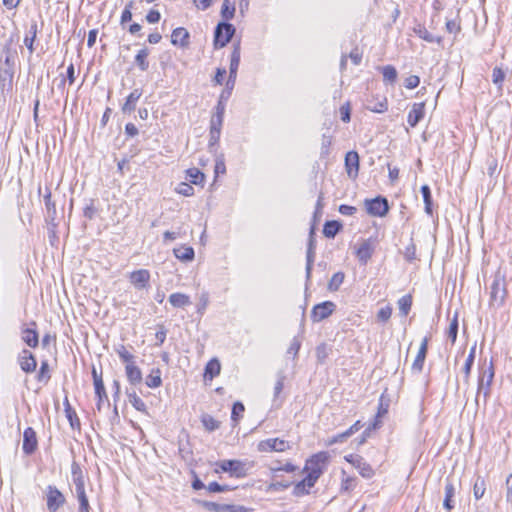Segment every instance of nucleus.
Listing matches in <instances>:
<instances>
[{
    "instance_id": "f257e3e1",
    "label": "nucleus",
    "mask_w": 512,
    "mask_h": 512,
    "mask_svg": "<svg viewBox=\"0 0 512 512\" xmlns=\"http://www.w3.org/2000/svg\"><path fill=\"white\" fill-rule=\"evenodd\" d=\"M72 482L75 486V495L79 502L78 512H90L91 507L85 491V480L80 466L74 462L71 466Z\"/></svg>"
},
{
    "instance_id": "f03ea898",
    "label": "nucleus",
    "mask_w": 512,
    "mask_h": 512,
    "mask_svg": "<svg viewBox=\"0 0 512 512\" xmlns=\"http://www.w3.org/2000/svg\"><path fill=\"white\" fill-rule=\"evenodd\" d=\"M235 27L228 22H220L214 31L215 48H223L226 46L235 34Z\"/></svg>"
},
{
    "instance_id": "7ed1b4c3",
    "label": "nucleus",
    "mask_w": 512,
    "mask_h": 512,
    "mask_svg": "<svg viewBox=\"0 0 512 512\" xmlns=\"http://www.w3.org/2000/svg\"><path fill=\"white\" fill-rule=\"evenodd\" d=\"M507 295L505 280L496 276L490 287V304L494 307H501Z\"/></svg>"
},
{
    "instance_id": "20e7f679",
    "label": "nucleus",
    "mask_w": 512,
    "mask_h": 512,
    "mask_svg": "<svg viewBox=\"0 0 512 512\" xmlns=\"http://www.w3.org/2000/svg\"><path fill=\"white\" fill-rule=\"evenodd\" d=\"M328 458L329 456L326 452H319L313 455L307 460L304 471H306L307 474H314L315 477L319 478L324 472V466Z\"/></svg>"
},
{
    "instance_id": "39448f33",
    "label": "nucleus",
    "mask_w": 512,
    "mask_h": 512,
    "mask_svg": "<svg viewBox=\"0 0 512 512\" xmlns=\"http://www.w3.org/2000/svg\"><path fill=\"white\" fill-rule=\"evenodd\" d=\"M216 465L223 472L230 473L231 476L242 478L247 475L246 464L240 460H221Z\"/></svg>"
},
{
    "instance_id": "423d86ee",
    "label": "nucleus",
    "mask_w": 512,
    "mask_h": 512,
    "mask_svg": "<svg viewBox=\"0 0 512 512\" xmlns=\"http://www.w3.org/2000/svg\"><path fill=\"white\" fill-rule=\"evenodd\" d=\"M66 502L63 493L56 487L49 485L46 490V504L49 512H57Z\"/></svg>"
},
{
    "instance_id": "0eeeda50",
    "label": "nucleus",
    "mask_w": 512,
    "mask_h": 512,
    "mask_svg": "<svg viewBox=\"0 0 512 512\" xmlns=\"http://www.w3.org/2000/svg\"><path fill=\"white\" fill-rule=\"evenodd\" d=\"M365 206L368 214L372 216L383 217L389 211L387 199L381 196H378L371 200H365Z\"/></svg>"
},
{
    "instance_id": "6e6552de",
    "label": "nucleus",
    "mask_w": 512,
    "mask_h": 512,
    "mask_svg": "<svg viewBox=\"0 0 512 512\" xmlns=\"http://www.w3.org/2000/svg\"><path fill=\"white\" fill-rule=\"evenodd\" d=\"M344 459L350 463L354 468H356L360 475L366 479H370L374 475V470L369 463H367L364 458L357 454H350L344 457Z\"/></svg>"
},
{
    "instance_id": "1a4fd4ad",
    "label": "nucleus",
    "mask_w": 512,
    "mask_h": 512,
    "mask_svg": "<svg viewBox=\"0 0 512 512\" xmlns=\"http://www.w3.org/2000/svg\"><path fill=\"white\" fill-rule=\"evenodd\" d=\"M494 378V370L492 365L488 368V370L483 371V373L479 377L478 381V389L476 396V403L479 401V397L483 394L484 399L486 400L490 395V386L492 384Z\"/></svg>"
},
{
    "instance_id": "9d476101",
    "label": "nucleus",
    "mask_w": 512,
    "mask_h": 512,
    "mask_svg": "<svg viewBox=\"0 0 512 512\" xmlns=\"http://www.w3.org/2000/svg\"><path fill=\"white\" fill-rule=\"evenodd\" d=\"M258 451L260 452H283L290 449V445L287 441L279 438H269L262 440L258 443Z\"/></svg>"
},
{
    "instance_id": "9b49d317",
    "label": "nucleus",
    "mask_w": 512,
    "mask_h": 512,
    "mask_svg": "<svg viewBox=\"0 0 512 512\" xmlns=\"http://www.w3.org/2000/svg\"><path fill=\"white\" fill-rule=\"evenodd\" d=\"M335 304L331 301H325L313 307L311 318L314 322H319L329 317L335 310Z\"/></svg>"
},
{
    "instance_id": "f8f14e48",
    "label": "nucleus",
    "mask_w": 512,
    "mask_h": 512,
    "mask_svg": "<svg viewBox=\"0 0 512 512\" xmlns=\"http://www.w3.org/2000/svg\"><path fill=\"white\" fill-rule=\"evenodd\" d=\"M150 277L147 269H139L129 274V281L137 290H142L149 286Z\"/></svg>"
},
{
    "instance_id": "ddd939ff",
    "label": "nucleus",
    "mask_w": 512,
    "mask_h": 512,
    "mask_svg": "<svg viewBox=\"0 0 512 512\" xmlns=\"http://www.w3.org/2000/svg\"><path fill=\"white\" fill-rule=\"evenodd\" d=\"M345 169L351 179H356L359 173V154L356 151H349L345 155Z\"/></svg>"
},
{
    "instance_id": "4468645a",
    "label": "nucleus",
    "mask_w": 512,
    "mask_h": 512,
    "mask_svg": "<svg viewBox=\"0 0 512 512\" xmlns=\"http://www.w3.org/2000/svg\"><path fill=\"white\" fill-rule=\"evenodd\" d=\"M36 448H37L36 433L31 427H28L24 430V433H23L22 449L25 454L30 455L36 450Z\"/></svg>"
},
{
    "instance_id": "2eb2a0df",
    "label": "nucleus",
    "mask_w": 512,
    "mask_h": 512,
    "mask_svg": "<svg viewBox=\"0 0 512 512\" xmlns=\"http://www.w3.org/2000/svg\"><path fill=\"white\" fill-rule=\"evenodd\" d=\"M19 365L26 373L35 371L37 362L34 355L27 349H24L19 356Z\"/></svg>"
},
{
    "instance_id": "dca6fc26",
    "label": "nucleus",
    "mask_w": 512,
    "mask_h": 512,
    "mask_svg": "<svg viewBox=\"0 0 512 512\" xmlns=\"http://www.w3.org/2000/svg\"><path fill=\"white\" fill-rule=\"evenodd\" d=\"M363 427L360 420H357L349 429L346 431L337 434L328 440V445H333L336 443H343L345 442L349 437H351L353 434L358 432Z\"/></svg>"
},
{
    "instance_id": "f3484780",
    "label": "nucleus",
    "mask_w": 512,
    "mask_h": 512,
    "mask_svg": "<svg viewBox=\"0 0 512 512\" xmlns=\"http://www.w3.org/2000/svg\"><path fill=\"white\" fill-rule=\"evenodd\" d=\"M190 34L187 29L178 27L173 30L171 34V43L173 45H179L182 48H186L189 45Z\"/></svg>"
},
{
    "instance_id": "a211bd4d",
    "label": "nucleus",
    "mask_w": 512,
    "mask_h": 512,
    "mask_svg": "<svg viewBox=\"0 0 512 512\" xmlns=\"http://www.w3.org/2000/svg\"><path fill=\"white\" fill-rule=\"evenodd\" d=\"M428 350V338L425 337L419 347L417 356L412 364V370L416 373H420L423 369L424 361Z\"/></svg>"
},
{
    "instance_id": "6ab92c4d",
    "label": "nucleus",
    "mask_w": 512,
    "mask_h": 512,
    "mask_svg": "<svg viewBox=\"0 0 512 512\" xmlns=\"http://www.w3.org/2000/svg\"><path fill=\"white\" fill-rule=\"evenodd\" d=\"M424 108L425 104L422 103H415L412 106V109L408 113L407 122L411 127H415L424 117Z\"/></svg>"
},
{
    "instance_id": "aec40b11",
    "label": "nucleus",
    "mask_w": 512,
    "mask_h": 512,
    "mask_svg": "<svg viewBox=\"0 0 512 512\" xmlns=\"http://www.w3.org/2000/svg\"><path fill=\"white\" fill-rule=\"evenodd\" d=\"M313 230L310 232L308 248L306 253V277L307 279L311 276L312 266L315 258V239L313 237Z\"/></svg>"
},
{
    "instance_id": "412c9836",
    "label": "nucleus",
    "mask_w": 512,
    "mask_h": 512,
    "mask_svg": "<svg viewBox=\"0 0 512 512\" xmlns=\"http://www.w3.org/2000/svg\"><path fill=\"white\" fill-rule=\"evenodd\" d=\"M456 494V487L450 478L446 479L445 483V497L443 506L446 510L450 511L454 508L453 497Z\"/></svg>"
},
{
    "instance_id": "4be33fe9",
    "label": "nucleus",
    "mask_w": 512,
    "mask_h": 512,
    "mask_svg": "<svg viewBox=\"0 0 512 512\" xmlns=\"http://www.w3.org/2000/svg\"><path fill=\"white\" fill-rule=\"evenodd\" d=\"M126 376L131 385L142 383V372L135 363H129L125 367Z\"/></svg>"
},
{
    "instance_id": "5701e85b",
    "label": "nucleus",
    "mask_w": 512,
    "mask_h": 512,
    "mask_svg": "<svg viewBox=\"0 0 512 512\" xmlns=\"http://www.w3.org/2000/svg\"><path fill=\"white\" fill-rule=\"evenodd\" d=\"M142 91L140 89H134L126 98L125 103L122 105V112L124 114L131 113L136 108V103L140 99Z\"/></svg>"
},
{
    "instance_id": "b1692460",
    "label": "nucleus",
    "mask_w": 512,
    "mask_h": 512,
    "mask_svg": "<svg viewBox=\"0 0 512 512\" xmlns=\"http://www.w3.org/2000/svg\"><path fill=\"white\" fill-rule=\"evenodd\" d=\"M373 253V249L368 240L363 241L356 250V256L359 261L363 264H366L368 260L371 258Z\"/></svg>"
},
{
    "instance_id": "393cba45",
    "label": "nucleus",
    "mask_w": 512,
    "mask_h": 512,
    "mask_svg": "<svg viewBox=\"0 0 512 512\" xmlns=\"http://www.w3.org/2000/svg\"><path fill=\"white\" fill-rule=\"evenodd\" d=\"M175 257L181 261L189 262L194 259V249L190 246L182 245L173 249Z\"/></svg>"
},
{
    "instance_id": "a878e982",
    "label": "nucleus",
    "mask_w": 512,
    "mask_h": 512,
    "mask_svg": "<svg viewBox=\"0 0 512 512\" xmlns=\"http://www.w3.org/2000/svg\"><path fill=\"white\" fill-rule=\"evenodd\" d=\"M239 63H240V45L238 43V44L234 45V49L231 54L229 81L231 79L236 78Z\"/></svg>"
},
{
    "instance_id": "bb28decb",
    "label": "nucleus",
    "mask_w": 512,
    "mask_h": 512,
    "mask_svg": "<svg viewBox=\"0 0 512 512\" xmlns=\"http://www.w3.org/2000/svg\"><path fill=\"white\" fill-rule=\"evenodd\" d=\"M414 33L421 39L429 42V43H434V42H437V43H441L442 41V38L441 37H436L434 36L433 34H431L426 28L425 26L419 24L417 25L416 27H414Z\"/></svg>"
},
{
    "instance_id": "cd10ccee",
    "label": "nucleus",
    "mask_w": 512,
    "mask_h": 512,
    "mask_svg": "<svg viewBox=\"0 0 512 512\" xmlns=\"http://www.w3.org/2000/svg\"><path fill=\"white\" fill-rule=\"evenodd\" d=\"M169 302L173 307L181 308L191 304L190 297L183 293H173L169 296Z\"/></svg>"
},
{
    "instance_id": "c85d7f7f",
    "label": "nucleus",
    "mask_w": 512,
    "mask_h": 512,
    "mask_svg": "<svg viewBox=\"0 0 512 512\" xmlns=\"http://www.w3.org/2000/svg\"><path fill=\"white\" fill-rule=\"evenodd\" d=\"M220 370H221V365H220V362L218 361V359H216V358L211 359L206 364V367H205V372H204L205 379L208 378V379L212 380L214 377L219 375Z\"/></svg>"
},
{
    "instance_id": "c756f323",
    "label": "nucleus",
    "mask_w": 512,
    "mask_h": 512,
    "mask_svg": "<svg viewBox=\"0 0 512 512\" xmlns=\"http://www.w3.org/2000/svg\"><path fill=\"white\" fill-rule=\"evenodd\" d=\"M23 341L31 348H35L38 346L39 338L38 333L35 329L26 328L22 332Z\"/></svg>"
},
{
    "instance_id": "7c9ffc66",
    "label": "nucleus",
    "mask_w": 512,
    "mask_h": 512,
    "mask_svg": "<svg viewBox=\"0 0 512 512\" xmlns=\"http://www.w3.org/2000/svg\"><path fill=\"white\" fill-rule=\"evenodd\" d=\"M64 406H65V414H66V417H67L71 427L73 429L74 428H79L80 427V420H79L76 412L72 409V407H71L67 397L64 400Z\"/></svg>"
},
{
    "instance_id": "2f4dec72",
    "label": "nucleus",
    "mask_w": 512,
    "mask_h": 512,
    "mask_svg": "<svg viewBox=\"0 0 512 512\" xmlns=\"http://www.w3.org/2000/svg\"><path fill=\"white\" fill-rule=\"evenodd\" d=\"M146 385L149 388H158L162 385L161 370L159 368L151 370L150 374L146 377Z\"/></svg>"
},
{
    "instance_id": "473e14b6",
    "label": "nucleus",
    "mask_w": 512,
    "mask_h": 512,
    "mask_svg": "<svg viewBox=\"0 0 512 512\" xmlns=\"http://www.w3.org/2000/svg\"><path fill=\"white\" fill-rule=\"evenodd\" d=\"M127 396L130 404L140 412H146V404L144 401L137 395L135 390H127Z\"/></svg>"
},
{
    "instance_id": "72a5a7b5",
    "label": "nucleus",
    "mask_w": 512,
    "mask_h": 512,
    "mask_svg": "<svg viewBox=\"0 0 512 512\" xmlns=\"http://www.w3.org/2000/svg\"><path fill=\"white\" fill-rule=\"evenodd\" d=\"M341 228H342V225L340 222L335 221V220L327 221L324 224L323 234L327 238H334L337 235V233L341 230Z\"/></svg>"
},
{
    "instance_id": "f704fd0d",
    "label": "nucleus",
    "mask_w": 512,
    "mask_h": 512,
    "mask_svg": "<svg viewBox=\"0 0 512 512\" xmlns=\"http://www.w3.org/2000/svg\"><path fill=\"white\" fill-rule=\"evenodd\" d=\"M148 55V48H143L135 56V63L141 71H146L149 68V62L147 61Z\"/></svg>"
},
{
    "instance_id": "c9c22d12",
    "label": "nucleus",
    "mask_w": 512,
    "mask_h": 512,
    "mask_svg": "<svg viewBox=\"0 0 512 512\" xmlns=\"http://www.w3.org/2000/svg\"><path fill=\"white\" fill-rule=\"evenodd\" d=\"M475 353H476V344H474L471 347L469 355L466 358V361H465V364H464V367H463V372L465 374V382L466 383H468V380H469V376H470L471 369H472V366H473V363H474V359H475Z\"/></svg>"
},
{
    "instance_id": "e433bc0d",
    "label": "nucleus",
    "mask_w": 512,
    "mask_h": 512,
    "mask_svg": "<svg viewBox=\"0 0 512 512\" xmlns=\"http://www.w3.org/2000/svg\"><path fill=\"white\" fill-rule=\"evenodd\" d=\"M486 491V482L485 479L481 476H478L473 485V496L476 500L481 499Z\"/></svg>"
},
{
    "instance_id": "4c0bfd02",
    "label": "nucleus",
    "mask_w": 512,
    "mask_h": 512,
    "mask_svg": "<svg viewBox=\"0 0 512 512\" xmlns=\"http://www.w3.org/2000/svg\"><path fill=\"white\" fill-rule=\"evenodd\" d=\"M46 194L44 195L45 206L48 217L53 221L56 217V204L51 199V191L47 188Z\"/></svg>"
},
{
    "instance_id": "58836bf2",
    "label": "nucleus",
    "mask_w": 512,
    "mask_h": 512,
    "mask_svg": "<svg viewBox=\"0 0 512 512\" xmlns=\"http://www.w3.org/2000/svg\"><path fill=\"white\" fill-rule=\"evenodd\" d=\"M201 422L205 429L209 432L215 431L220 427V422L209 414H203Z\"/></svg>"
},
{
    "instance_id": "ea45409f",
    "label": "nucleus",
    "mask_w": 512,
    "mask_h": 512,
    "mask_svg": "<svg viewBox=\"0 0 512 512\" xmlns=\"http://www.w3.org/2000/svg\"><path fill=\"white\" fill-rule=\"evenodd\" d=\"M421 193L425 204V212L428 215H432V195L430 187L428 185H423L421 187Z\"/></svg>"
},
{
    "instance_id": "a19ab883",
    "label": "nucleus",
    "mask_w": 512,
    "mask_h": 512,
    "mask_svg": "<svg viewBox=\"0 0 512 512\" xmlns=\"http://www.w3.org/2000/svg\"><path fill=\"white\" fill-rule=\"evenodd\" d=\"M187 176L189 181L195 185L203 184L205 180V175L197 168L188 169Z\"/></svg>"
},
{
    "instance_id": "79ce46f5",
    "label": "nucleus",
    "mask_w": 512,
    "mask_h": 512,
    "mask_svg": "<svg viewBox=\"0 0 512 512\" xmlns=\"http://www.w3.org/2000/svg\"><path fill=\"white\" fill-rule=\"evenodd\" d=\"M412 306V296L404 295L398 300V307L402 316H407Z\"/></svg>"
},
{
    "instance_id": "37998d69",
    "label": "nucleus",
    "mask_w": 512,
    "mask_h": 512,
    "mask_svg": "<svg viewBox=\"0 0 512 512\" xmlns=\"http://www.w3.org/2000/svg\"><path fill=\"white\" fill-rule=\"evenodd\" d=\"M36 377L39 382L43 383H47L50 380L51 375L49 372V363L47 360L41 361V366Z\"/></svg>"
},
{
    "instance_id": "c03bdc74",
    "label": "nucleus",
    "mask_w": 512,
    "mask_h": 512,
    "mask_svg": "<svg viewBox=\"0 0 512 512\" xmlns=\"http://www.w3.org/2000/svg\"><path fill=\"white\" fill-rule=\"evenodd\" d=\"M235 14V6L230 2V0H224L221 7V16L223 19L231 20Z\"/></svg>"
},
{
    "instance_id": "a18cd8bd",
    "label": "nucleus",
    "mask_w": 512,
    "mask_h": 512,
    "mask_svg": "<svg viewBox=\"0 0 512 512\" xmlns=\"http://www.w3.org/2000/svg\"><path fill=\"white\" fill-rule=\"evenodd\" d=\"M383 79L389 83H394L397 79V70L394 66L387 65L382 69Z\"/></svg>"
},
{
    "instance_id": "49530a36",
    "label": "nucleus",
    "mask_w": 512,
    "mask_h": 512,
    "mask_svg": "<svg viewBox=\"0 0 512 512\" xmlns=\"http://www.w3.org/2000/svg\"><path fill=\"white\" fill-rule=\"evenodd\" d=\"M344 277V273L342 272L335 273L328 283V289L330 291H337L340 285L343 283Z\"/></svg>"
},
{
    "instance_id": "de8ad7c7",
    "label": "nucleus",
    "mask_w": 512,
    "mask_h": 512,
    "mask_svg": "<svg viewBox=\"0 0 512 512\" xmlns=\"http://www.w3.org/2000/svg\"><path fill=\"white\" fill-rule=\"evenodd\" d=\"M342 483H341V490L344 492H348L352 490L355 487L356 479L350 476H346V472L342 470Z\"/></svg>"
},
{
    "instance_id": "09e8293b",
    "label": "nucleus",
    "mask_w": 512,
    "mask_h": 512,
    "mask_svg": "<svg viewBox=\"0 0 512 512\" xmlns=\"http://www.w3.org/2000/svg\"><path fill=\"white\" fill-rule=\"evenodd\" d=\"M505 79V73L500 67H495L492 72V81L498 85L499 90L502 89V83Z\"/></svg>"
},
{
    "instance_id": "8fccbe9b",
    "label": "nucleus",
    "mask_w": 512,
    "mask_h": 512,
    "mask_svg": "<svg viewBox=\"0 0 512 512\" xmlns=\"http://www.w3.org/2000/svg\"><path fill=\"white\" fill-rule=\"evenodd\" d=\"M457 333H458V319H457V315H455V317L450 322V325H449V328L447 331V337L451 340L452 343H454L456 341Z\"/></svg>"
},
{
    "instance_id": "3c124183",
    "label": "nucleus",
    "mask_w": 512,
    "mask_h": 512,
    "mask_svg": "<svg viewBox=\"0 0 512 512\" xmlns=\"http://www.w3.org/2000/svg\"><path fill=\"white\" fill-rule=\"evenodd\" d=\"M117 353L120 357V359L127 364L129 363H135L134 362V355H132L130 352L127 351V349L125 348V346L121 345L118 349H117Z\"/></svg>"
},
{
    "instance_id": "603ef678",
    "label": "nucleus",
    "mask_w": 512,
    "mask_h": 512,
    "mask_svg": "<svg viewBox=\"0 0 512 512\" xmlns=\"http://www.w3.org/2000/svg\"><path fill=\"white\" fill-rule=\"evenodd\" d=\"M31 33H32V35L30 37L29 36L25 37L24 44L29 49V51L32 53L34 51L33 43H34V40H35L36 34H37V24L36 23L31 25Z\"/></svg>"
},
{
    "instance_id": "864d4df0",
    "label": "nucleus",
    "mask_w": 512,
    "mask_h": 512,
    "mask_svg": "<svg viewBox=\"0 0 512 512\" xmlns=\"http://www.w3.org/2000/svg\"><path fill=\"white\" fill-rule=\"evenodd\" d=\"M202 505L208 511L224 512L226 504H219V503H216V502L204 501L202 503Z\"/></svg>"
},
{
    "instance_id": "5fc2aeb1",
    "label": "nucleus",
    "mask_w": 512,
    "mask_h": 512,
    "mask_svg": "<svg viewBox=\"0 0 512 512\" xmlns=\"http://www.w3.org/2000/svg\"><path fill=\"white\" fill-rule=\"evenodd\" d=\"M95 386V394L97 397L101 400L103 398L107 399V394L105 391L104 383L102 378L96 379V382H94Z\"/></svg>"
},
{
    "instance_id": "6e6d98bb",
    "label": "nucleus",
    "mask_w": 512,
    "mask_h": 512,
    "mask_svg": "<svg viewBox=\"0 0 512 512\" xmlns=\"http://www.w3.org/2000/svg\"><path fill=\"white\" fill-rule=\"evenodd\" d=\"M245 408L241 402H235L232 407L231 418L233 421H238V419L242 416Z\"/></svg>"
},
{
    "instance_id": "4d7b16f0",
    "label": "nucleus",
    "mask_w": 512,
    "mask_h": 512,
    "mask_svg": "<svg viewBox=\"0 0 512 512\" xmlns=\"http://www.w3.org/2000/svg\"><path fill=\"white\" fill-rule=\"evenodd\" d=\"M284 380H285L284 373L283 372L278 373V379L274 386V398L275 399L278 398L279 394L283 390Z\"/></svg>"
},
{
    "instance_id": "13d9d810",
    "label": "nucleus",
    "mask_w": 512,
    "mask_h": 512,
    "mask_svg": "<svg viewBox=\"0 0 512 512\" xmlns=\"http://www.w3.org/2000/svg\"><path fill=\"white\" fill-rule=\"evenodd\" d=\"M176 191L183 196H192L194 194V188L187 183L179 184Z\"/></svg>"
},
{
    "instance_id": "bf43d9fd",
    "label": "nucleus",
    "mask_w": 512,
    "mask_h": 512,
    "mask_svg": "<svg viewBox=\"0 0 512 512\" xmlns=\"http://www.w3.org/2000/svg\"><path fill=\"white\" fill-rule=\"evenodd\" d=\"M98 210L97 208L94 206V201L91 200L90 201V204H88L85 208H84V216L89 219V220H92L95 215L97 214Z\"/></svg>"
},
{
    "instance_id": "052dcab7",
    "label": "nucleus",
    "mask_w": 512,
    "mask_h": 512,
    "mask_svg": "<svg viewBox=\"0 0 512 512\" xmlns=\"http://www.w3.org/2000/svg\"><path fill=\"white\" fill-rule=\"evenodd\" d=\"M368 108L377 113H383L388 109L387 99L384 98L382 101L376 103L374 106L368 105Z\"/></svg>"
},
{
    "instance_id": "680f3d73",
    "label": "nucleus",
    "mask_w": 512,
    "mask_h": 512,
    "mask_svg": "<svg viewBox=\"0 0 512 512\" xmlns=\"http://www.w3.org/2000/svg\"><path fill=\"white\" fill-rule=\"evenodd\" d=\"M206 488H207V490L209 492H212V493H219V492H224V491H228L229 490V486H227V485H220L217 482L209 483Z\"/></svg>"
},
{
    "instance_id": "e2e57ef3",
    "label": "nucleus",
    "mask_w": 512,
    "mask_h": 512,
    "mask_svg": "<svg viewBox=\"0 0 512 512\" xmlns=\"http://www.w3.org/2000/svg\"><path fill=\"white\" fill-rule=\"evenodd\" d=\"M309 494V489H307L306 486L302 484L301 481H299L297 484H295L293 488V495L296 497H301L304 495Z\"/></svg>"
},
{
    "instance_id": "0e129e2a",
    "label": "nucleus",
    "mask_w": 512,
    "mask_h": 512,
    "mask_svg": "<svg viewBox=\"0 0 512 512\" xmlns=\"http://www.w3.org/2000/svg\"><path fill=\"white\" fill-rule=\"evenodd\" d=\"M404 257L407 261H413L416 259V247L413 243H410L404 251Z\"/></svg>"
},
{
    "instance_id": "69168bd1",
    "label": "nucleus",
    "mask_w": 512,
    "mask_h": 512,
    "mask_svg": "<svg viewBox=\"0 0 512 512\" xmlns=\"http://www.w3.org/2000/svg\"><path fill=\"white\" fill-rule=\"evenodd\" d=\"M420 83V78L417 75H411L405 79V87L407 89H414Z\"/></svg>"
},
{
    "instance_id": "338daca9",
    "label": "nucleus",
    "mask_w": 512,
    "mask_h": 512,
    "mask_svg": "<svg viewBox=\"0 0 512 512\" xmlns=\"http://www.w3.org/2000/svg\"><path fill=\"white\" fill-rule=\"evenodd\" d=\"M252 509L242 505H225L224 512H251Z\"/></svg>"
},
{
    "instance_id": "774afa93",
    "label": "nucleus",
    "mask_w": 512,
    "mask_h": 512,
    "mask_svg": "<svg viewBox=\"0 0 512 512\" xmlns=\"http://www.w3.org/2000/svg\"><path fill=\"white\" fill-rule=\"evenodd\" d=\"M506 500L507 502L512 503V474H510L506 479Z\"/></svg>"
}]
</instances>
